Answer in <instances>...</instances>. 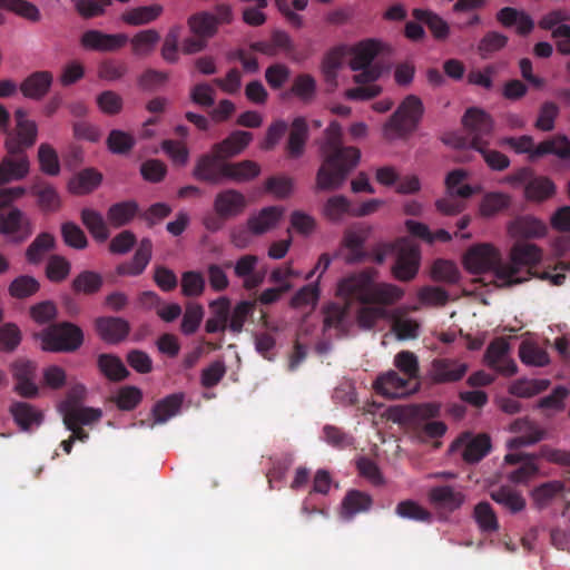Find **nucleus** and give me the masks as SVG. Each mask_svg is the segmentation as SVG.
<instances>
[{"mask_svg": "<svg viewBox=\"0 0 570 570\" xmlns=\"http://www.w3.org/2000/svg\"><path fill=\"white\" fill-rule=\"evenodd\" d=\"M542 250L534 244L515 243L510 250V262L503 263L500 252L490 244L472 246L463 257V265L472 274L493 271L502 285H513L537 275Z\"/></svg>", "mask_w": 570, "mask_h": 570, "instance_id": "1", "label": "nucleus"}, {"mask_svg": "<svg viewBox=\"0 0 570 570\" xmlns=\"http://www.w3.org/2000/svg\"><path fill=\"white\" fill-rule=\"evenodd\" d=\"M320 151L322 165L316 174V188L338 189L358 164L361 151L356 147L343 145L342 128L337 121H332L326 128Z\"/></svg>", "mask_w": 570, "mask_h": 570, "instance_id": "2", "label": "nucleus"}, {"mask_svg": "<svg viewBox=\"0 0 570 570\" xmlns=\"http://www.w3.org/2000/svg\"><path fill=\"white\" fill-rule=\"evenodd\" d=\"M503 145L509 146L517 154H528L530 160H535L546 155H554L562 160H570V139L563 135H557L546 139L538 146L531 136L507 137L502 140Z\"/></svg>", "mask_w": 570, "mask_h": 570, "instance_id": "3", "label": "nucleus"}, {"mask_svg": "<svg viewBox=\"0 0 570 570\" xmlns=\"http://www.w3.org/2000/svg\"><path fill=\"white\" fill-rule=\"evenodd\" d=\"M441 405L435 402L413 404L404 411L407 420L417 435L422 439H438L446 432V425L442 421H432L440 416Z\"/></svg>", "mask_w": 570, "mask_h": 570, "instance_id": "4", "label": "nucleus"}, {"mask_svg": "<svg viewBox=\"0 0 570 570\" xmlns=\"http://www.w3.org/2000/svg\"><path fill=\"white\" fill-rule=\"evenodd\" d=\"M83 340L82 330L71 322L51 324L41 334L42 348L56 353L76 352Z\"/></svg>", "mask_w": 570, "mask_h": 570, "instance_id": "5", "label": "nucleus"}, {"mask_svg": "<svg viewBox=\"0 0 570 570\" xmlns=\"http://www.w3.org/2000/svg\"><path fill=\"white\" fill-rule=\"evenodd\" d=\"M381 49V42L374 39L363 40L352 48L350 66L352 70L360 71L354 76L355 82L371 83L381 77V66L373 63Z\"/></svg>", "mask_w": 570, "mask_h": 570, "instance_id": "6", "label": "nucleus"}, {"mask_svg": "<svg viewBox=\"0 0 570 570\" xmlns=\"http://www.w3.org/2000/svg\"><path fill=\"white\" fill-rule=\"evenodd\" d=\"M377 276L379 272L372 267L353 273L340 281L337 295L343 297L348 306L354 302L371 304L373 283Z\"/></svg>", "mask_w": 570, "mask_h": 570, "instance_id": "7", "label": "nucleus"}, {"mask_svg": "<svg viewBox=\"0 0 570 570\" xmlns=\"http://www.w3.org/2000/svg\"><path fill=\"white\" fill-rule=\"evenodd\" d=\"M423 112L422 100L414 95L407 96L385 125L386 135L393 131L396 136L401 137L414 131Z\"/></svg>", "mask_w": 570, "mask_h": 570, "instance_id": "8", "label": "nucleus"}, {"mask_svg": "<svg viewBox=\"0 0 570 570\" xmlns=\"http://www.w3.org/2000/svg\"><path fill=\"white\" fill-rule=\"evenodd\" d=\"M35 232L32 219L21 209L13 207L0 212V234L12 245L27 242Z\"/></svg>", "mask_w": 570, "mask_h": 570, "instance_id": "9", "label": "nucleus"}, {"mask_svg": "<svg viewBox=\"0 0 570 570\" xmlns=\"http://www.w3.org/2000/svg\"><path fill=\"white\" fill-rule=\"evenodd\" d=\"M14 119L16 128L13 131L8 130L4 141L6 150L9 153H16L17 150L26 151L37 141V124L33 120L28 119V114L22 108L14 111Z\"/></svg>", "mask_w": 570, "mask_h": 570, "instance_id": "10", "label": "nucleus"}, {"mask_svg": "<svg viewBox=\"0 0 570 570\" xmlns=\"http://www.w3.org/2000/svg\"><path fill=\"white\" fill-rule=\"evenodd\" d=\"M462 124L470 137L473 149L488 145L494 128V121L485 110L471 107L468 108L462 117Z\"/></svg>", "mask_w": 570, "mask_h": 570, "instance_id": "11", "label": "nucleus"}, {"mask_svg": "<svg viewBox=\"0 0 570 570\" xmlns=\"http://www.w3.org/2000/svg\"><path fill=\"white\" fill-rule=\"evenodd\" d=\"M228 164L229 161H226L210 148L209 153L198 157L193 170V176L199 181L219 185L227 178V169L225 166Z\"/></svg>", "mask_w": 570, "mask_h": 570, "instance_id": "12", "label": "nucleus"}, {"mask_svg": "<svg viewBox=\"0 0 570 570\" xmlns=\"http://www.w3.org/2000/svg\"><path fill=\"white\" fill-rule=\"evenodd\" d=\"M421 252L417 245L409 242L400 244L392 275L401 282L412 281L419 273Z\"/></svg>", "mask_w": 570, "mask_h": 570, "instance_id": "13", "label": "nucleus"}, {"mask_svg": "<svg viewBox=\"0 0 570 570\" xmlns=\"http://www.w3.org/2000/svg\"><path fill=\"white\" fill-rule=\"evenodd\" d=\"M377 394L387 399H401L411 394L415 389L412 382L397 372L390 370L380 374L373 383Z\"/></svg>", "mask_w": 570, "mask_h": 570, "instance_id": "14", "label": "nucleus"}, {"mask_svg": "<svg viewBox=\"0 0 570 570\" xmlns=\"http://www.w3.org/2000/svg\"><path fill=\"white\" fill-rule=\"evenodd\" d=\"M468 372V364L455 358H434L429 370V377L434 384L459 382Z\"/></svg>", "mask_w": 570, "mask_h": 570, "instance_id": "15", "label": "nucleus"}, {"mask_svg": "<svg viewBox=\"0 0 570 570\" xmlns=\"http://www.w3.org/2000/svg\"><path fill=\"white\" fill-rule=\"evenodd\" d=\"M30 170V160L26 151H7L0 161V185L23 179Z\"/></svg>", "mask_w": 570, "mask_h": 570, "instance_id": "16", "label": "nucleus"}, {"mask_svg": "<svg viewBox=\"0 0 570 570\" xmlns=\"http://www.w3.org/2000/svg\"><path fill=\"white\" fill-rule=\"evenodd\" d=\"M95 328L99 337L108 344H118L127 338L130 332L129 323L115 316L96 318Z\"/></svg>", "mask_w": 570, "mask_h": 570, "instance_id": "17", "label": "nucleus"}, {"mask_svg": "<svg viewBox=\"0 0 570 570\" xmlns=\"http://www.w3.org/2000/svg\"><path fill=\"white\" fill-rule=\"evenodd\" d=\"M213 206L217 215L230 219L245 210L247 200L240 191L236 189H225L215 196Z\"/></svg>", "mask_w": 570, "mask_h": 570, "instance_id": "18", "label": "nucleus"}, {"mask_svg": "<svg viewBox=\"0 0 570 570\" xmlns=\"http://www.w3.org/2000/svg\"><path fill=\"white\" fill-rule=\"evenodd\" d=\"M128 41L125 33L107 35L99 30H88L81 36L82 47L96 51H116Z\"/></svg>", "mask_w": 570, "mask_h": 570, "instance_id": "19", "label": "nucleus"}, {"mask_svg": "<svg viewBox=\"0 0 570 570\" xmlns=\"http://www.w3.org/2000/svg\"><path fill=\"white\" fill-rule=\"evenodd\" d=\"M153 257V242L150 238H142L130 262L117 266V274L121 276L141 275Z\"/></svg>", "mask_w": 570, "mask_h": 570, "instance_id": "20", "label": "nucleus"}, {"mask_svg": "<svg viewBox=\"0 0 570 570\" xmlns=\"http://www.w3.org/2000/svg\"><path fill=\"white\" fill-rule=\"evenodd\" d=\"M495 19L504 28L517 26V33L522 37L530 35L534 29V21L530 14L517 8L504 7L500 9Z\"/></svg>", "mask_w": 570, "mask_h": 570, "instance_id": "21", "label": "nucleus"}, {"mask_svg": "<svg viewBox=\"0 0 570 570\" xmlns=\"http://www.w3.org/2000/svg\"><path fill=\"white\" fill-rule=\"evenodd\" d=\"M53 81L50 71H35L29 75L19 86L23 97L32 100H41L49 91Z\"/></svg>", "mask_w": 570, "mask_h": 570, "instance_id": "22", "label": "nucleus"}, {"mask_svg": "<svg viewBox=\"0 0 570 570\" xmlns=\"http://www.w3.org/2000/svg\"><path fill=\"white\" fill-rule=\"evenodd\" d=\"M253 140V134L244 130H235L225 139L212 146L215 153L226 161L239 155Z\"/></svg>", "mask_w": 570, "mask_h": 570, "instance_id": "23", "label": "nucleus"}, {"mask_svg": "<svg viewBox=\"0 0 570 570\" xmlns=\"http://www.w3.org/2000/svg\"><path fill=\"white\" fill-rule=\"evenodd\" d=\"M308 125L304 117H296L289 128V135L285 146L289 158L297 159L303 156L308 139Z\"/></svg>", "mask_w": 570, "mask_h": 570, "instance_id": "24", "label": "nucleus"}, {"mask_svg": "<svg viewBox=\"0 0 570 570\" xmlns=\"http://www.w3.org/2000/svg\"><path fill=\"white\" fill-rule=\"evenodd\" d=\"M504 462L508 464H520V466L508 476L513 483H524L538 473V466L533 455L525 453H508L504 456Z\"/></svg>", "mask_w": 570, "mask_h": 570, "instance_id": "25", "label": "nucleus"}, {"mask_svg": "<svg viewBox=\"0 0 570 570\" xmlns=\"http://www.w3.org/2000/svg\"><path fill=\"white\" fill-rule=\"evenodd\" d=\"M283 213L284 209L279 206L265 207L247 219V226L253 235H263L277 225Z\"/></svg>", "mask_w": 570, "mask_h": 570, "instance_id": "26", "label": "nucleus"}, {"mask_svg": "<svg viewBox=\"0 0 570 570\" xmlns=\"http://www.w3.org/2000/svg\"><path fill=\"white\" fill-rule=\"evenodd\" d=\"M429 499L438 508L452 512L463 504L465 495L450 485H440L430 490Z\"/></svg>", "mask_w": 570, "mask_h": 570, "instance_id": "27", "label": "nucleus"}, {"mask_svg": "<svg viewBox=\"0 0 570 570\" xmlns=\"http://www.w3.org/2000/svg\"><path fill=\"white\" fill-rule=\"evenodd\" d=\"M10 413L22 431L39 426L43 421L42 412L27 402H13L10 405Z\"/></svg>", "mask_w": 570, "mask_h": 570, "instance_id": "28", "label": "nucleus"}, {"mask_svg": "<svg viewBox=\"0 0 570 570\" xmlns=\"http://www.w3.org/2000/svg\"><path fill=\"white\" fill-rule=\"evenodd\" d=\"M31 194L37 197V203L43 212L55 213L61 207V197L50 183L39 180L32 185Z\"/></svg>", "mask_w": 570, "mask_h": 570, "instance_id": "29", "label": "nucleus"}, {"mask_svg": "<svg viewBox=\"0 0 570 570\" xmlns=\"http://www.w3.org/2000/svg\"><path fill=\"white\" fill-rule=\"evenodd\" d=\"M317 85L315 78L309 73L297 75L291 88L283 94V98L296 97L303 104H309L316 97Z\"/></svg>", "mask_w": 570, "mask_h": 570, "instance_id": "30", "label": "nucleus"}, {"mask_svg": "<svg viewBox=\"0 0 570 570\" xmlns=\"http://www.w3.org/2000/svg\"><path fill=\"white\" fill-rule=\"evenodd\" d=\"M101 181L102 175L98 170L86 168L69 180L68 189L73 195H88L97 189Z\"/></svg>", "mask_w": 570, "mask_h": 570, "instance_id": "31", "label": "nucleus"}, {"mask_svg": "<svg viewBox=\"0 0 570 570\" xmlns=\"http://www.w3.org/2000/svg\"><path fill=\"white\" fill-rule=\"evenodd\" d=\"M80 218L96 242L104 243L109 238L110 232L101 213L92 208H82Z\"/></svg>", "mask_w": 570, "mask_h": 570, "instance_id": "32", "label": "nucleus"}, {"mask_svg": "<svg viewBox=\"0 0 570 570\" xmlns=\"http://www.w3.org/2000/svg\"><path fill=\"white\" fill-rule=\"evenodd\" d=\"M490 497L494 502L513 514L521 512L527 505L525 499L521 492L510 485H502L491 491Z\"/></svg>", "mask_w": 570, "mask_h": 570, "instance_id": "33", "label": "nucleus"}, {"mask_svg": "<svg viewBox=\"0 0 570 570\" xmlns=\"http://www.w3.org/2000/svg\"><path fill=\"white\" fill-rule=\"evenodd\" d=\"M372 505V498L370 494L358 491L350 490L342 501V517L345 520H351L355 514L366 512Z\"/></svg>", "mask_w": 570, "mask_h": 570, "instance_id": "34", "label": "nucleus"}, {"mask_svg": "<svg viewBox=\"0 0 570 570\" xmlns=\"http://www.w3.org/2000/svg\"><path fill=\"white\" fill-rule=\"evenodd\" d=\"M138 210L139 206L135 200L116 203L107 212L108 223L115 228L126 226L135 218Z\"/></svg>", "mask_w": 570, "mask_h": 570, "instance_id": "35", "label": "nucleus"}, {"mask_svg": "<svg viewBox=\"0 0 570 570\" xmlns=\"http://www.w3.org/2000/svg\"><path fill=\"white\" fill-rule=\"evenodd\" d=\"M412 16L415 20L425 23L436 40H445L449 37L450 26L438 13L416 8L413 9Z\"/></svg>", "mask_w": 570, "mask_h": 570, "instance_id": "36", "label": "nucleus"}, {"mask_svg": "<svg viewBox=\"0 0 570 570\" xmlns=\"http://www.w3.org/2000/svg\"><path fill=\"white\" fill-rule=\"evenodd\" d=\"M522 425H527V432L523 435L511 439L508 442L510 450H517L521 446L532 445L546 438V431L537 425L530 424L527 420H518L512 424L513 431H521Z\"/></svg>", "mask_w": 570, "mask_h": 570, "instance_id": "37", "label": "nucleus"}, {"mask_svg": "<svg viewBox=\"0 0 570 570\" xmlns=\"http://www.w3.org/2000/svg\"><path fill=\"white\" fill-rule=\"evenodd\" d=\"M97 365L99 371L112 382L124 381L130 374L120 357L114 354H100Z\"/></svg>", "mask_w": 570, "mask_h": 570, "instance_id": "38", "label": "nucleus"}, {"mask_svg": "<svg viewBox=\"0 0 570 570\" xmlns=\"http://www.w3.org/2000/svg\"><path fill=\"white\" fill-rule=\"evenodd\" d=\"M56 246L53 235L42 232L31 242L26 249V259L29 264L38 265L42 262L46 254L52 250Z\"/></svg>", "mask_w": 570, "mask_h": 570, "instance_id": "39", "label": "nucleus"}, {"mask_svg": "<svg viewBox=\"0 0 570 570\" xmlns=\"http://www.w3.org/2000/svg\"><path fill=\"white\" fill-rule=\"evenodd\" d=\"M403 296L404 291L401 287L394 284L376 283L374 281L371 295V304L385 307L401 301Z\"/></svg>", "mask_w": 570, "mask_h": 570, "instance_id": "40", "label": "nucleus"}, {"mask_svg": "<svg viewBox=\"0 0 570 570\" xmlns=\"http://www.w3.org/2000/svg\"><path fill=\"white\" fill-rule=\"evenodd\" d=\"M227 169L226 180L235 183H246L255 179L261 174V166L249 159L237 163H230L225 166Z\"/></svg>", "mask_w": 570, "mask_h": 570, "instance_id": "41", "label": "nucleus"}, {"mask_svg": "<svg viewBox=\"0 0 570 570\" xmlns=\"http://www.w3.org/2000/svg\"><path fill=\"white\" fill-rule=\"evenodd\" d=\"M190 31L199 37L209 39L217 32V21L215 16L208 11H200L188 18Z\"/></svg>", "mask_w": 570, "mask_h": 570, "instance_id": "42", "label": "nucleus"}, {"mask_svg": "<svg viewBox=\"0 0 570 570\" xmlns=\"http://www.w3.org/2000/svg\"><path fill=\"white\" fill-rule=\"evenodd\" d=\"M546 225L532 216L520 217L510 226L511 234L520 238L540 237L546 234Z\"/></svg>", "mask_w": 570, "mask_h": 570, "instance_id": "43", "label": "nucleus"}, {"mask_svg": "<svg viewBox=\"0 0 570 570\" xmlns=\"http://www.w3.org/2000/svg\"><path fill=\"white\" fill-rule=\"evenodd\" d=\"M161 12L160 4L141 6L125 11L121 19L129 26H141L155 21Z\"/></svg>", "mask_w": 570, "mask_h": 570, "instance_id": "44", "label": "nucleus"}, {"mask_svg": "<svg viewBox=\"0 0 570 570\" xmlns=\"http://www.w3.org/2000/svg\"><path fill=\"white\" fill-rule=\"evenodd\" d=\"M183 401L184 395L181 393L170 394L158 401L153 409L155 423H165L178 414Z\"/></svg>", "mask_w": 570, "mask_h": 570, "instance_id": "45", "label": "nucleus"}, {"mask_svg": "<svg viewBox=\"0 0 570 570\" xmlns=\"http://www.w3.org/2000/svg\"><path fill=\"white\" fill-rule=\"evenodd\" d=\"M39 289V281L30 275H19L8 286L9 295L16 299H27L37 294Z\"/></svg>", "mask_w": 570, "mask_h": 570, "instance_id": "46", "label": "nucleus"}, {"mask_svg": "<svg viewBox=\"0 0 570 570\" xmlns=\"http://www.w3.org/2000/svg\"><path fill=\"white\" fill-rule=\"evenodd\" d=\"M390 316L387 309L376 304H362L356 312L357 325L363 330L373 328L380 320H385Z\"/></svg>", "mask_w": 570, "mask_h": 570, "instance_id": "47", "label": "nucleus"}, {"mask_svg": "<svg viewBox=\"0 0 570 570\" xmlns=\"http://www.w3.org/2000/svg\"><path fill=\"white\" fill-rule=\"evenodd\" d=\"M550 384V380L547 379H520L511 384L509 392L518 397H532L546 391Z\"/></svg>", "mask_w": 570, "mask_h": 570, "instance_id": "48", "label": "nucleus"}, {"mask_svg": "<svg viewBox=\"0 0 570 570\" xmlns=\"http://www.w3.org/2000/svg\"><path fill=\"white\" fill-rule=\"evenodd\" d=\"M210 307L216 308L215 316L206 321L205 331L209 334L224 332L228 325L229 302L225 297H220L210 304Z\"/></svg>", "mask_w": 570, "mask_h": 570, "instance_id": "49", "label": "nucleus"}, {"mask_svg": "<svg viewBox=\"0 0 570 570\" xmlns=\"http://www.w3.org/2000/svg\"><path fill=\"white\" fill-rule=\"evenodd\" d=\"M466 177L468 173L464 169H454L450 171L445 177L448 194L458 195L463 199L470 198L475 193V189L469 184H463Z\"/></svg>", "mask_w": 570, "mask_h": 570, "instance_id": "50", "label": "nucleus"}, {"mask_svg": "<svg viewBox=\"0 0 570 570\" xmlns=\"http://www.w3.org/2000/svg\"><path fill=\"white\" fill-rule=\"evenodd\" d=\"M102 416V412L100 409L94 407H71L68 412L62 414L63 424L66 428H71V425H87L94 422H97Z\"/></svg>", "mask_w": 570, "mask_h": 570, "instance_id": "51", "label": "nucleus"}, {"mask_svg": "<svg viewBox=\"0 0 570 570\" xmlns=\"http://www.w3.org/2000/svg\"><path fill=\"white\" fill-rule=\"evenodd\" d=\"M473 518L482 532L493 533L499 529L497 514L487 501L474 507Z\"/></svg>", "mask_w": 570, "mask_h": 570, "instance_id": "52", "label": "nucleus"}, {"mask_svg": "<svg viewBox=\"0 0 570 570\" xmlns=\"http://www.w3.org/2000/svg\"><path fill=\"white\" fill-rule=\"evenodd\" d=\"M394 366L411 382L420 377L417 356L411 351H401L394 356Z\"/></svg>", "mask_w": 570, "mask_h": 570, "instance_id": "53", "label": "nucleus"}, {"mask_svg": "<svg viewBox=\"0 0 570 570\" xmlns=\"http://www.w3.org/2000/svg\"><path fill=\"white\" fill-rule=\"evenodd\" d=\"M564 485L560 481H549L534 488L531 492L532 500L539 509L548 507L551 501L562 493Z\"/></svg>", "mask_w": 570, "mask_h": 570, "instance_id": "54", "label": "nucleus"}, {"mask_svg": "<svg viewBox=\"0 0 570 570\" xmlns=\"http://www.w3.org/2000/svg\"><path fill=\"white\" fill-rule=\"evenodd\" d=\"M491 449V440L487 434L474 436L463 450V459L469 463H476L482 460Z\"/></svg>", "mask_w": 570, "mask_h": 570, "instance_id": "55", "label": "nucleus"}, {"mask_svg": "<svg viewBox=\"0 0 570 570\" xmlns=\"http://www.w3.org/2000/svg\"><path fill=\"white\" fill-rule=\"evenodd\" d=\"M102 277L100 274L91 271L81 272L72 281V291L77 294L82 293L91 295L97 293L102 286Z\"/></svg>", "mask_w": 570, "mask_h": 570, "instance_id": "56", "label": "nucleus"}, {"mask_svg": "<svg viewBox=\"0 0 570 570\" xmlns=\"http://www.w3.org/2000/svg\"><path fill=\"white\" fill-rule=\"evenodd\" d=\"M530 200H544L554 194V184L547 177H532L524 187Z\"/></svg>", "mask_w": 570, "mask_h": 570, "instance_id": "57", "label": "nucleus"}, {"mask_svg": "<svg viewBox=\"0 0 570 570\" xmlns=\"http://www.w3.org/2000/svg\"><path fill=\"white\" fill-rule=\"evenodd\" d=\"M431 277L435 282L455 284L460 279V271L455 263L439 258L432 265Z\"/></svg>", "mask_w": 570, "mask_h": 570, "instance_id": "58", "label": "nucleus"}, {"mask_svg": "<svg viewBox=\"0 0 570 570\" xmlns=\"http://www.w3.org/2000/svg\"><path fill=\"white\" fill-rule=\"evenodd\" d=\"M511 198L509 195L499 191H492L484 195L480 204V213L482 216L490 217L510 206Z\"/></svg>", "mask_w": 570, "mask_h": 570, "instance_id": "59", "label": "nucleus"}, {"mask_svg": "<svg viewBox=\"0 0 570 570\" xmlns=\"http://www.w3.org/2000/svg\"><path fill=\"white\" fill-rule=\"evenodd\" d=\"M38 161L40 170L49 176L60 173V163L57 151L49 144H41L38 148Z\"/></svg>", "mask_w": 570, "mask_h": 570, "instance_id": "60", "label": "nucleus"}, {"mask_svg": "<svg viewBox=\"0 0 570 570\" xmlns=\"http://www.w3.org/2000/svg\"><path fill=\"white\" fill-rule=\"evenodd\" d=\"M63 243L75 249H85L88 246V238L85 232L73 222H66L60 227Z\"/></svg>", "mask_w": 570, "mask_h": 570, "instance_id": "61", "label": "nucleus"}, {"mask_svg": "<svg viewBox=\"0 0 570 570\" xmlns=\"http://www.w3.org/2000/svg\"><path fill=\"white\" fill-rule=\"evenodd\" d=\"M395 513L403 519L419 522H431L432 520V513L413 500L401 501L395 508Z\"/></svg>", "mask_w": 570, "mask_h": 570, "instance_id": "62", "label": "nucleus"}, {"mask_svg": "<svg viewBox=\"0 0 570 570\" xmlns=\"http://www.w3.org/2000/svg\"><path fill=\"white\" fill-rule=\"evenodd\" d=\"M204 307L198 303H188L185 308V313L183 315L181 324H180V331L185 335H191L194 334L203 318H204Z\"/></svg>", "mask_w": 570, "mask_h": 570, "instance_id": "63", "label": "nucleus"}, {"mask_svg": "<svg viewBox=\"0 0 570 570\" xmlns=\"http://www.w3.org/2000/svg\"><path fill=\"white\" fill-rule=\"evenodd\" d=\"M365 238L357 232L348 230L343 238V245L350 250L346 262L354 264L365 259L366 253L363 249Z\"/></svg>", "mask_w": 570, "mask_h": 570, "instance_id": "64", "label": "nucleus"}]
</instances>
